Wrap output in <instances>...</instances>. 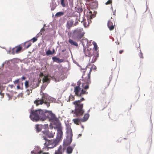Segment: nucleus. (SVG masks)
I'll return each mask as SVG.
<instances>
[{
	"label": "nucleus",
	"mask_w": 154,
	"mask_h": 154,
	"mask_svg": "<svg viewBox=\"0 0 154 154\" xmlns=\"http://www.w3.org/2000/svg\"><path fill=\"white\" fill-rule=\"evenodd\" d=\"M26 79V77H25V76H23L20 78V80L21 79L22 81H23V80H25Z\"/></svg>",
	"instance_id": "79ce46f5"
},
{
	"label": "nucleus",
	"mask_w": 154,
	"mask_h": 154,
	"mask_svg": "<svg viewBox=\"0 0 154 154\" xmlns=\"http://www.w3.org/2000/svg\"><path fill=\"white\" fill-rule=\"evenodd\" d=\"M17 88L18 89H21L20 88V86L18 85L17 86Z\"/></svg>",
	"instance_id": "a18cd8bd"
},
{
	"label": "nucleus",
	"mask_w": 154,
	"mask_h": 154,
	"mask_svg": "<svg viewBox=\"0 0 154 154\" xmlns=\"http://www.w3.org/2000/svg\"><path fill=\"white\" fill-rule=\"evenodd\" d=\"M24 45L26 48H28L31 46V43L30 42H26L24 43Z\"/></svg>",
	"instance_id": "c756f323"
},
{
	"label": "nucleus",
	"mask_w": 154,
	"mask_h": 154,
	"mask_svg": "<svg viewBox=\"0 0 154 154\" xmlns=\"http://www.w3.org/2000/svg\"><path fill=\"white\" fill-rule=\"evenodd\" d=\"M64 14V13L63 12H59L57 13L55 16L57 17H59L63 15Z\"/></svg>",
	"instance_id": "7c9ffc66"
},
{
	"label": "nucleus",
	"mask_w": 154,
	"mask_h": 154,
	"mask_svg": "<svg viewBox=\"0 0 154 154\" xmlns=\"http://www.w3.org/2000/svg\"><path fill=\"white\" fill-rule=\"evenodd\" d=\"M65 150V149L62 146L60 145L57 150H55L54 154H63Z\"/></svg>",
	"instance_id": "6e6552de"
},
{
	"label": "nucleus",
	"mask_w": 154,
	"mask_h": 154,
	"mask_svg": "<svg viewBox=\"0 0 154 154\" xmlns=\"http://www.w3.org/2000/svg\"><path fill=\"white\" fill-rule=\"evenodd\" d=\"M75 145L74 144L72 146H69L66 149V152L67 154H71L72 152L73 149L74 148Z\"/></svg>",
	"instance_id": "4468645a"
},
{
	"label": "nucleus",
	"mask_w": 154,
	"mask_h": 154,
	"mask_svg": "<svg viewBox=\"0 0 154 154\" xmlns=\"http://www.w3.org/2000/svg\"><path fill=\"white\" fill-rule=\"evenodd\" d=\"M81 89L79 86L75 88L74 92L76 96L79 97H81Z\"/></svg>",
	"instance_id": "9d476101"
},
{
	"label": "nucleus",
	"mask_w": 154,
	"mask_h": 154,
	"mask_svg": "<svg viewBox=\"0 0 154 154\" xmlns=\"http://www.w3.org/2000/svg\"><path fill=\"white\" fill-rule=\"evenodd\" d=\"M124 52V51L123 50H121L119 51V53L120 54H122Z\"/></svg>",
	"instance_id": "c03bdc74"
},
{
	"label": "nucleus",
	"mask_w": 154,
	"mask_h": 154,
	"mask_svg": "<svg viewBox=\"0 0 154 154\" xmlns=\"http://www.w3.org/2000/svg\"><path fill=\"white\" fill-rule=\"evenodd\" d=\"M56 128L57 131L56 139L60 141L62 139L63 136L62 128L61 126V124H58L56 126Z\"/></svg>",
	"instance_id": "20e7f679"
},
{
	"label": "nucleus",
	"mask_w": 154,
	"mask_h": 154,
	"mask_svg": "<svg viewBox=\"0 0 154 154\" xmlns=\"http://www.w3.org/2000/svg\"><path fill=\"white\" fill-rule=\"evenodd\" d=\"M74 21L72 20H69L67 23V28L68 29L70 28L72 26Z\"/></svg>",
	"instance_id": "4be33fe9"
},
{
	"label": "nucleus",
	"mask_w": 154,
	"mask_h": 154,
	"mask_svg": "<svg viewBox=\"0 0 154 154\" xmlns=\"http://www.w3.org/2000/svg\"><path fill=\"white\" fill-rule=\"evenodd\" d=\"M107 26L110 30H112L114 29L115 25H113V23L111 21H108Z\"/></svg>",
	"instance_id": "a211bd4d"
},
{
	"label": "nucleus",
	"mask_w": 154,
	"mask_h": 154,
	"mask_svg": "<svg viewBox=\"0 0 154 154\" xmlns=\"http://www.w3.org/2000/svg\"><path fill=\"white\" fill-rule=\"evenodd\" d=\"M43 76V74L42 73H41L39 75V76L40 77H42Z\"/></svg>",
	"instance_id": "de8ad7c7"
},
{
	"label": "nucleus",
	"mask_w": 154,
	"mask_h": 154,
	"mask_svg": "<svg viewBox=\"0 0 154 154\" xmlns=\"http://www.w3.org/2000/svg\"><path fill=\"white\" fill-rule=\"evenodd\" d=\"M50 81V79L48 78V76H45L43 79L42 81L43 83L46 82L48 83H49Z\"/></svg>",
	"instance_id": "393cba45"
},
{
	"label": "nucleus",
	"mask_w": 154,
	"mask_h": 154,
	"mask_svg": "<svg viewBox=\"0 0 154 154\" xmlns=\"http://www.w3.org/2000/svg\"><path fill=\"white\" fill-rule=\"evenodd\" d=\"M51 142H52L51 146H49L48 148H54L58 145L60 141L56 139L51 140Z\"/></svg>",
	"instance_id": "9b49d317"
},
{
	"label": "nucleus",
	"mask_w": 154,
	"mask_h": 154,
	"mask_svg": "<svg viewBox=\"0 0 154 154\" xmlns=\"http://www.w3.org/2000/svg\"><path fill=\"white\" fill-rule=\"evenodd\" d=\"M84 52L86 56H89L91 54V52L88 49H87L86 51H85V49L84 48Z\"/></svg>",
	"instance_id": "bb28decb"
},
{
	"label": "nucleus",
	"mask_w": 154,
	"mask_h": 154,
	"mask_svg": "<svg viewBox=\"0 0 154 154\" xmlns=\"http://www.w3.org/2000/svg\"><path fill=\"white\" fill-rule=\"evenodd\" d=\"M137 49L138 51H140V45L139 43H137L136 44V46Z\"/></svg>",
	"instance_id": "f704fd0d"
},
{
	"label": "nucleus",
	"mask_w": 154,
	"mask_h": 154,
	"mask_svg": "<svg viewBox=\"0 0 154 154\" xmlns=\"http://www.w3.org/2000/svg\"><path fill=\"white\" fill-rule=\"evenodd\" d=\"M25 86L26 88H28L29 87V83L28 81H26L25 83Z\"/></svg>",
	"instance_id": "c9c22d12"
},
{
	"label": "nucleus",
	"mask_w": 154,
	"mask_h": 154,
	"mask_svg": "<svg viewBox=\"0 0 154 154\" xmlns=\"http://www.w3.org/2000/svg\"><path fill=\"white\" fill-rule=\"evenodd\" d=\"M42 154H49L48 152H42Z\"/></svg>",
	"instance_id": "09e8293b"
},
{
	"label": "nucleus",
	"mask_w": 154,
	"mask_h": 154,
	"mask_svg": "<svg viewBox=\"0 0 154 154\" xmlns=\"http://www.w3.org/2000/svg\"><path fill=\"white\" fill-rule=\"evenodd\" d=\"M61 4L63 7H65L66 6V2L64 0H60Z\"/></svg>",
	"instance_id": "473e14b6"
},
{
	"label": "nucleus",
	"mask_w": 154,
	"mask_h": 154,
	"mask_svg": "<svg viewBox=\"0 0 154 154\" xmlns=\"http://www.w3.org/2000/svg\"><path fill=\"white\" fill-rule=\"evenodd\" d=\"M46 54L47 55H49L52 54H53L52 52V51L51 50H49L46 52Z\"/></svg>",
	"instance_id": "e433bc0d"
},
{
	"label": "nucleus",
	"mask_w": 154,
	"mask_h": 154,
	"mask_svg": "<svg viewBox=\"0 0 154 154\" xmlns=\"http://www.w3.org/2000/svg\"><path fill=\"white\" fill-rule=\"evenodd\" d=\"M0 94L1 95H2V96H3V94H2V93H1V92H0Z\"/></svg>",
	"instance_id": "603ef678"
},
{
	"label": "nucleus",
	"mask_w": 154,
	"mask_h": 154,
	"mask_svg": "<svg viewBox=\"0 0 154 154\" xmlns=\"http://www.w3.org/2000/svg\"><path fill=\"white\" fill-rule=\"evenodd\" d=\"M81 118H76L73 119L72 121L76 125H79L81 124L82 120Z\"/></svg>",
	"instance_id": "6ab92c4d"
},
{
	"label": "nucleus",
	"mask_w": 154,
	"mask_h": 154,
	"mask_svg": "<svg viewBox=\"0 0 154 154\" xmlns=\"http://www.w3.org/2000/svg\"><path fill=\"white\" fill-rule=\"evenodd\" d=\"M52 60L54 62H56L57 63L63 62L64 61V60L63 59H60L56 57H53L52 58Z\"/></svg>",
	"instance_id": "412c9836"
},
{
	"label": "nucleus",
	"mask_w": 154,
	"mask_h": 154,
	"mask_svg": "<svg viewBox=\"0 0 154 154\" xmlns=\"http://www.w3.org/2000/svg\"><path fill=\"white\" fill-rule=\"evenodd\" d=\"M45 31V29L43 28H42V29H41V32H42V31Z\"/></svg>",
	"instance_id": "8fccbe9b"
},
{
	"label": "nucleus",
	"mask_w": 154,
	"mask_h": 154,
	"mask_svg": "<svg viewBox=\"0 0 154 154\" xmlns=\"http://www.w3.org/2000/svg\"><path fill=\"white\" fill-rule=\"evenodd\" d=\"M42 128V125H36V131L38 132L41 131Z\"/></svg>",
	"instance_id": "a878e982"
},
{
	"label": "nucleus",
	"mask_w": 154,
	"mask_h": 154,
	"mask_svg": "<svg viewBox=\"0 0 154 154\" xmlns=\"http://www.w3.org/2000/svg\"><path fill=\"white\" fill-rule=\"evenodd\" d=\"M74 32L78 39H80L82 38L85 34L82 28L76 29L74 31Z\"/></svg>",
	"instance_id": "39448f33"
},
{
	"label": "nucleus",
	"mask_w": 154,
	"mask_h": 154,
	"mask_svg": "<svg viewBox=\"0 0 154 154\" xmlns=\"http://www.w3.org/2000/svg\"><path fill=\"white\" fill-rule=\"evenodd\" d=\"M112 0H108V1L105 3L106 5H109L112 3Z\"/></svg>",
	"instance_id": "ea45409f"
},
{
	"label": "nucleus",
	"mask_w": 154,
	"mask_h": 154,
	"mask_svg": "<svg viewBox=\"0 0 154 154\" xmlns=\"http://www.w3.org/2000/svg\"><path fill=\"white\" fill-rule=\"evenodd\" d=\"M72 137H67L65 140L64 141V143L66 146L69 145L72 142Z\"/></svg>",
	"instance_id": "2eb2a0df"
},
{
	"label": "nucleus",
	"mask_w": 154,
	"mask_h": 154,
	"mask_svg": "<svg viewBox=\"0 0 154 154\" xmlns=\"http://www.w3.org/2000/svg\"><path fill=\"white\" fill-rule=\"evenodd\" d=\"M32 40L33 42H35L37 40V39L35 37H34L32 38Z\"/></svg>",
	"instance_id": "a19ab883"
},
{
	"label": "nucleus",
	"mask_w": 154,
	"mask_h": 154,
	"mask_svg": "<svg viewBox=\"0 0 154 154\" xmlns=\"http://www.w3.org/2000/svg\"><path fill=\"white\" fill-rule=\"evenodd\" d=\"M88 42V40L87 39H85L82 40V43L84 47L87 45Z\"/></svg>",
	"instance_id": "cd10ccee"
},
{
	"label": "nucleus",
	"mask_w": 154,
	"mask_h": 154,
	"mask_svg": "<svg viewBox=\"0 0 154 154\" xmlns=\"http://www.w3.org/2000/svg\"><path fill=\"white\" fill-rule=\"evenodd\" d=\"M44 139L46 140V142L44 143L45 146L46 147H47L48 148L49 146H51L52 142H51V140H48L46 137H44Z\"/></svg>",
	"instance_id": "f3484780"
},
{
	"label": "nucleus",
	"mask_w": 154,
	"mask_h": 154,
	"mask_svg": "<svg viewBox=\"0 0 154 154\" xmlns=\"http://www.w3.org/2000/svg\"><path fill=\"white\" fill-rule=\"evenodd\" d=\"M89 19H92V17H91V16H90V17H89Z\"/></svg>",
	"instance_id": "864d4df0"
},
{
	"label": "nucleus",
	"mask_w": 154,
	"mask_h": 154,
	"mask_svg": "<svg viewBox=\"0 0 154 154\" xmlns=\"http://www.w3.org/2000/svg\"><path fill=\"white\" fill-rule=\"evenodd\" d=\"M20 80V79H18L16 80H15L14 82V84H19V80Z\"/></svg>",
	"instance_id": "58836bf2"
},
{
	"label": "nucleus",
	"mask_w": 154,
	"mask_h": 154,
	"mask_svg": "<svg viewBox=\"0 0 154 154\" xmlns=\"http://www.w3.org/2000/svg\"><path fill=\"white\" fill-rule=\"evenodd\" d=\"M148 14L149 16H150V18L152 19V17L150 13V12H148Z\"/></svg>",
	"instance_id": "37998d69"
},
{
	"label": "nucleus",
	"mask_w": 154,
	"mask_h": 154,
	"mask_svg": "<svg viewBox=\"0 0 154 154\" xmlns=\"http://www.w3.org/2000/svg\"><path fill=\"white\" fill-rule=\"evenodd\" d=\"M40 147L38 146H35L34 149L31 151V153L34 154H41L42 152Z\"/></svg>",
	"instance_id": "1a4fd4ad"
},
{
	"label": "nucleus",
	"mask_w": 154,
	"mask_h": 154,
	"mask_svg": "<svg viewBox=\"0 0 154 154\" xmlns=\"http://www.w3.org/2000/svg\"><path fill=\"white\" fill-rule=\"evenodd\" d=\"M51 98L46 94H43L42 97V100H35L34 103L36 106L40 104H42L43 103H45L48 107L50 106V103Z\"/></svg>",
	"instance_id": "7ed1b4c3"
},
{
	"label": "nucleus",
	"mask_w": 154,
	"mask_h": 154,
	"mask_svg": "<svg viewBox=\"0 0 154 154\" xmlns=\"http://www.w3.org/2000/svg\"><path fill=\"white\" fill-rule=\"evenodd\" d=\"M89 117V114L88 113L85 114L83 117L82 118H81L82 122H85L87 121Z\"/></svg>",
	"instance_id": "aec40b11"
},
{
	"label": "nucleus",
	"mask_w": 154,
	"mask_h": 154,
	"mask_svg": "<svg viewBox=\"0 0 154 154\" xmlns=\"http://www.w3.org/2000/svg\"><path fill=\"white\" fill-rule=\"evenodd\" d=\"M140 54H139V57L140 58L143 59V54L142 53V52H141L140 50Z\"/></svg>",
	"instance_id": "4c0bfd02"
},
{
	"label": "nucleus",
	"mask_w": 154,
	"mask_h": 154,
	"mask_svg": "<svg viewBox=\"0 0 154 154\" xmlns=\"http://www.w3.org/2000/svg\"><path fill=\"white\" fill-rule=\"evenodd\" d=\"M22 48L21 46H19L16 48H13L12 49L11 54H14L15 53H17L22 50Z\"/></svg>",
	"instance_id": "dca6fc26"
},
{
	"label": "nucleus",
	"mask_w": 154,
	"mask_h": 154,
	"mask_svg": "<svg viewBox=\"0 0 154 154\" xmlns=\"http://www.w3.org/2000/svg\"><path fill=\"white\" fill-rule=\"evenodd\" d=\"M93 44L94 45V50L96 51L98 48V47L97 44L95 42H93Z\"/></svg>",
	"instance_id": "72a5a7b5"
},
{
	"label": "nucleus",
	"mask_w": 154,
	"mask_h": 154,
	"mask_svg": "<svg viewBox=\"0 0 154 154\" xmlns=\"http://www.w3.org/2000/svg\"><path fill=\"white\" fill-rule=\"evenodd\" d=\"M69 42L71 45L75 46L76 47L78 46V44L77 42L74 41L72 40L69 39L68 41Z\"/></svg>",
	"instance_id": "5701e85b"
},
{
	"label": "nucleus",
	"mask_w": 154,
	"mask_h": 154,
	"mask_svg": "<svg viewBox=\"0 0 154 154\" xmlns=\"http://www.w3.org/2000/svg\"><path fill=\"white\" fill-rule=\"evenodd\" d=\"M88 92L82 89V90L81 92V97L82 94H87Z\"/></svg>",
	"instance_id": "2f4dec72"
},
{
	"label": "nucleus",
	"mask_w": 154,
	"mask_h": 154,
	"mask_svg": "<svg viewBox=\"0 0 154 154\" xmlns=\"http://www.w3.org/2000/svg\"><path fill=\"white\" fill-rule=\"evenodd\" d=\"M83 76H84V75H82V78H83Z\"/></svg>",
	"instance_id": "4d7b16f0"
},
{
	"label": "nucleus",
	"mask_w": 154,
	"mask_h": 154,
	"mask_svg": "<svg viewBox=\"0 0 154 154\" xmlns=\"http://www.w3.org/2000/svg\"><path fill=\"white\" fill-rule=\"evenodd\" d=\"M66 133L67 134V137H72V131L70 126H68L66 128Z\"/></svg>",
	"instance_id": "ddd939ff"
},
{
	"label": "nucleus",
	"mask_w": 154,
	"mask_h": 154,
	"mask_svg": "<svg viewBox=\"0 0 154 154\" xmlns=\"http://www.w3.org/2000/svg\"><path fill=\"white\" fill-rule=\"evenodd\" d=\"M92 68H93V69H96L97 68L95 66H94H94H92Z\"/></svg>",
	"instance_id": "49530a36"
},
{
	"label": "nucleus",
	"mask_w": 154,
	"mask_h": 154,
	"mask_svg": "<svg viewBox=\"0 0 154 154\" xmlns=\"http://www.w3.org/2000/svg\"><path fill=\"white\" fill-rule=\"evenodd\" d=\"M58 5V0H53L51 5V10L52 11L54 10Z\"/></svg>",
	"instance_id": "f8f14e48"
},
{
	"label": "nucleus",
	"mask_w": 154,
	"mask_h": 154,
	"mask_svg": "<svg viewBox=\"0 0 154 154\" xmlns=\"http://www.w3.org/2000/svg\"><path fill=\"white\" fill-rule=\"evenodd\" d=\"M48 115L46 116L47 118L48 117L49 120L54 123L57 122L58 119L56 117L55 115L53 114L51 111H49L48 112Z\"/></svg>",
	"instance_id": "423d86ee"
},
{
	"label": "nucleus",
	"mask_w": 154,
	"mask_h": 154,
	"mask_svg": "<svg viewBox=\"0 0 154 154\" xmlns=\"http://www.w3.org/2000/svg\"><path fill=\"white\" fill-rule=\"evenodd\" d=\"M88 23H89V21L91 22V20H88Z\"/></svg>",
	"instance_id": "3c124183"
},
{
	"label": "nucleus",
	"mask_w": 154,
	"mask_h": 154,
	"mask_svg": "<svg viewBox=\"0 0 154 154\" xmlns=\"http://www.w3.org/2000/svg\"><path fill=\"white\" fill-rule=\"evenodd\" d=\"M75 99V97L73 95H70L69 97L68 100H67L68 102L70 101H73Z\"/></svg>",
	"instance_id": "c85d7f7f"
},
{
	"label": "nucleus",
	"mask_w": 154,
	"mask_h": 154,
	"mask_svg": "<svg viewBox=\"0 0 154 154\" xmlns=\"http://www.w3.org/2000/svg\"><path fill=\"white\" fill-rule=\"evenodd\" d=\"M54 132H53L52 131L49 132L47 133V136L49 138H53L54 135Z\"/></svg>",
	"instance_id": "b1692460"
},
{
	"label": "nucleus",
	"mask_w": 154,
	"mask_h": 154,
	"mask_svg": "<svg viewBox=\"0 0 154 154\" xmlns=\"http://www.w3.org/2000/svg\"><path fill=\"white\" fill-rule=\"evenodd\" d=\"M29 117L33 121H42L45 120L47 118L46 113L41 109L36 110H32Z\"/></svg>",
	"instance_id": "f03ea898"
},
{
	"label": "nucleus",
	"mask_w": 154,
	"mask_h": 154,
	"mask_svg": "<svg viewBox=\"0 0 154 154\" xmlns=\"http://www.w3.org/2000/svg\"><path fill=\"white\" fill-rule=\"evenodd\" d=\"M23 83H22V85H23Z\"/></svg>",
	"instance_id": "6e6d98bb"
},
{
	"label": "nucleus",
	"mask_w": 154,
	"mask_h": 154,
	"mask_svg": "<svg viewBox=\"0 0 154 154\" xmlns=\"http://www.w3.org/2000/svg\"><path fill=\"white\" fill-rule=\"evenodd\" d=\"M85 100V99L83 97L80 100H75L72 103L74 105L75 111L72 110V113L75 115L74 117H80L83 115L85 111L83 109L84 104L81 102Z\"/></svg>",
	"instance_id": "f257e3e1"
},
{
	"label": "nucleus",
	"mask_w": 154,
	"mask_h": 154,
	"mask_svg": "<svg viewBox=\"0 0 154 154\" xmlns=\"http://www.w3.org/2000/svg\"><path fill=\"white\" fill-rule=\"evenodd\" d=\"M92 71V69L91 68L90 69L89 72L88 74L87 77H86L85 82L86 83L87 85L83 86V88L85 89H87L89 88V85L91 83L90 81V76L91 72Z\"/></svg>",
	"instance_id": "0eeeda50"
},
{
	"label": "nucleus",
	"mask_w": 154,
	"mask_h": 154,
	"mask_svg": "<svg viewBox=\"0 0 154 154\" xmlns=\"http://www.w3.org/2000/svg\"><path fill=\"white\" fill-rule=\"evenodd\" d=\"M39 86V84H37V86Z\"/></svg>",
	"instance_id": "5fc2aeb1"
}]
</instances>
